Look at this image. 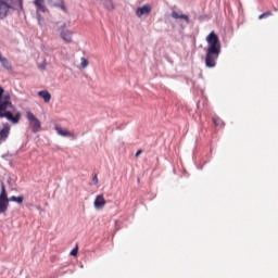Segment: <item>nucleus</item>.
<instances>
[{
  "mask_svg": "<svg viewBox=\"0 0 278 278\" xmlns=\"http://www.w3.org/2000/svg\"><path fill=\"white\" fill-rule=\"evenodd\" d=\"M10 8H12L8 2L0 0V18H5L8 16V12H10Z\"/></svg>",
  "mask_w": 278,
  "mask_h": 278,
  "instance_id": "nucleus-9",
  "label": "nucleus"
},
{
  "mask_svg": "<svg viewBox=\"0 0 278 278\" xmlns=\"http://www.w3.org/2000/svg\"><path fill=\"white\" fill-rule=\"evenodd\" d=\"M3 87H0V118H8L13 125H16L21 121V113L17 112L14 115L10 112V110H14L12 98L10 94H3Z\"/></svg>",
  "mask_w": 278,
  "mask_h": 278,
  "instance_id": "nucleus-2",
  "label": "nucleus"
},
{
  "mask_svg": "<svg viewBox=\"0 0 278 278\" xmlns=\"http://www.w3.org/2000/svg\"><path fill=\"white\" fill-rule=\"evenodd\" d=\"M142 154V150H138L135 154V157H139Z\"/></svg>",
  "mask_w": 278,
  "mask_h": 278,
  "instance_id": "nucleus-24",
  "label": "nucleus"
},
{
  "mask_svg": "<svg viewBox=\"0 0 278 278\" xmlns=\"http://www.w3.org/2000/svg\"><path fill=\"white\" fill-rule=\"evenodd\" d=\"M23 201H25V198L23 195H20V197L15 198V203L21 204V203H23Z\"/></svg>",
  "mask_w": 278,
  "mask_h": 278,
  "instance_id": "nucleus-22",
  "label": "nucleus"
},
{
  "mask_svg": "<svg viewBox=\"0 0 278 278\" xmlns=\"http://www.w3.org/2000/svg\"><path fill=\"white\" fill-rule=\"evenodd\" d=\"M212 121L215 127H225V123L223 122V119H220V117L214 116Z\"/></svg>",
  "mask_w": 278,
  "mask_h": 278,
  "instance_id": "nucleus-16",
  "label": "nucleus"
},
{
  "mask_svg": "<svg viewBox=\"0 0 278 278\" xmlns=\"http://www.w3.org/2000/svg\"><path fill=\"white\" fill-rule=\"evenodd\" d=\"M33 3L37 10V14H45L48 12L47 7L45 5V0H34Z\"/></svg>",
  "mask_w": 278,
  "mask_h": 278,
  "instance_id": "nucleus-8",
  "label": "nucleus"
},
{
  "mask_svg": "<svg viewBox=\"0 0 278 278\" xmlns=\"http://www.w3.org/2000/svg\"><path fill=\"white\" fill-rule=\"evenodd\" d=\"M92 181L94 184V186H97V184H99V177L97 175L93 176Z\"/></svg>",
  "mask_w": 278,
  "mask_h": 278,
  "instance_id": "nucleus-23",
  "label": "nucleus"
},
{
  "mask_svg": "<svg viewBox=\"0 0 278 278\" xmlns=\"http://www.w3.org/2000/svg\"><path fill=\"white\" fill-rule=\"evenodd\" d=\"M38 97L43 99L45 103H49L51 101V93L47 90L39 91Z\"/></svg>",
  "mask_w": 278,
  "mask_h": 278,
  "instance_id": "nucleus-13",
  "label": "nucleus"
},
{
  "mask_svg": "<svg viewBox=\"0 0 278 278\" xmlns=\"http://www.w3.org/2000/svg\"><path fill=\"white\" fill-rule=\"evenodd\" d=\"M60 36L62 40L66 42V45H71L73 42V30L66 28V24H63L60 28Z\"/></svg>",
  "mask_w": 278,
  "mask_h": 278,
  "instance_id": "nucleus-5",
  "label": "nucleus"
},
{
  "mask_svg": "<svg viewBox=\"0 0 278 278\" xmlns=\"http://www.w3.org/2000/svg\"><path fill=\"white\" fill-rule=\"evenodd\" d=\"M12 8L14 10H23V0H13Z\"/></svg>",
  "mask_w": 278,
  "mask_h": 278,
  "instance_id": "nucleus-17",
  "label": "nucleus"
},
{
  "mask_svg": "<svg viewBox=\"0 0 278 278\" xmlns=\"http://www.w3.org/2000/svg\"><path fill=\"white\" fill-rule=\"evenodd\" d=\"M77 253H79V248H74L72 251H71V253H70V255H72V256H77Z\"/></svg>",
  "mask_w": 278,
  "mask_h": 278,
  "instance_id": "nucleus-21",
  "label": "nucleus"
},
{
  "mask_svg": "<svg viewBox=\"0 0 278 278\" xmlns=\"http://www.w3.org/2000/svg\"><path fill=\"white\" fill-rule=\"evenodd\" d=\"M49 3L53 8H61L63 12H66V5H64V0H49Z\"/></svg>",
  "mask_w": 278,
  "mask_h": 278,
  "instance_id": "nucleus-12",
  "label": "nucleus"
},
{
  "mask_svg": "<svg viewBox=\"0 0 278 278\" xmlns=\"http://www.w3.org/2000/svg\"><path fill=\"white\" fill-rule=\"evenodd\" d=\"M268 16H273V12L267 11V12L261 14V15L258 16V18H260V21H262V18H268Z\"/></svg>",
  "mask_w": 278,
  "mask_h": 278,
  "instance_id": "nucleus-20",
  "label": "nucleus"
},
{
  "mask_svg": "<svg viewBox=\"0 0 278 278\" xmlns=\"http://www.w3.org/2000/svg\"><path fill=\"white\" fill-rule=\"evenodd\" d=\"M151 14V5L150 4H144L143 7L137 8L136 10V16L138 18H142L144 15Z\"/></svg>",
  "mask_w": 278,
  "mask_h": 278,
  "instance_id": "nucleus-6",
  "label": "nucleus"
},
{
  "mask_svg": "<svg viewBox=\"0 0 278 278\" xmlns=\"http://www.w3.org/2000/svg\"><path fill=\"white\" fill-rule=\"evenodd\" d=\"M105 198L103 197V194H99L96 197V200L93 202V207L96 210H103V207H105Z\"/></svg>",
  "mask_w": 278,
  "mask_h": 278,
  "instance_id": "nucleus-7",
  "label": "nucleus"
},
{
  "mask_svg": "<svg viewBox=\"0 0 278 278\" xmlns=\"http://www.w3.org/2000/svg\"><path fill=\"white\" fill-rule=\"evenodd\" d=\"M172 18H182L186 23H190V17H188V15L179 14L177 11L172 12Z\"/></svg>",
  "mask_w": 278,
  "mask_h": 278,
  "instance_id": "nucleus-14",
  "label": "nucleus"
},
{
  "mask_svg": "<svg viewBox=\"0 0 278 278\" xmlns=\"http://www.w3.org/2000/svg\"><path fill=\"white\" fill-rule=\"evenodd\" d=\"M26 117H27V121L29 123L33 134H38V131H40V127H41L40 119H38V117H36V115H34V113H31V112H27Z\"/></svg>",
  "mask_w": 278,
  "mask_h": 278,
  "instance_id": "nucleus-4",
  "label": "nucleus"
},
{
  "mask_svg": "<svg viewBox=\"0 0 278 278\" xmlns=\"http://www.w3.org/2000/svg\"><path fill=\"white\" fill-rule=\"evenodd\" d=\"M9 201H14V202H16V195H12V197L9 199Z\"/></svg>",
  "mask_w": 278,
  "mask_h": 278,
  "instance_id": "nucleus-25",
  "label": "nucleus"
},
{
  "mask_svg": "<svg viewBox=\"0 0 278 278\" xmlns=\"http://www.w3.org/2000/svg\"><path fill=\"white\" fill-rule=\"evenodd\" d=\"M54 129H55L56 134L59 136H62L63 138H75V134H73L60 126H55Z\"/></svg>",
  "mask_w": 278,
  "mask_h": 278,
  "instance_id": "nucleus-11",
  "label": "nucleus"
},
{
  "mask_svg": "<svg viewBox=\"0 0 278 278\" xmlns=\"http://www.w3.org/2000/svg\"><path fill=\"white\" fill-rule=\"evenodd\" d=\"M10 136V124H3L2 129H0V142H5Z\"/></svg>",
  "mask_w": 278,
  "mask_h": 278,
  "instance_id": "nucleus-10",
  "label": "nucleus"
},
{
  "mask_svg": "<svg viewBox=\"0 0 278 278\" xmlns=\"http://www.w3.org/2000/svg\"><path fill=\"white\" fill-rule=\"evenodd\" d=\"M9 206H10V199L8 198V192L5 191V185H1L0 214H4V212H8Z\"/></svg>",
  "mask_w": 278,
  "mask_h": 278,
  "instance_id": "nucleus-3",
  "label": "nucleus"
},
{
  "mask_svg": "<svg viewBox=\"0 0 278 278\" xmlns=\"http://www.w3.org/2000/svg\"><path fill=\"white\" fill-rule=\"evenodd\" d=\"M80 60H81V63L78 65V68L80 71H84V68L88 66L89 62H88V59L86 58H81Z\"/></svg>",
  "mask_w": 278,
  "mask_h": 278,
  "instance_id": "nucleus-19",
  "label": "nucleus"
},
{
  "mask_svg": "<svg viewBox=\"0 0 278 278\" xmlns=\"http://www.w3.org/2000/svg\"><path fill=\"white\" fill-rule=\"evenodd\" d=\"M207 49L205 54V66L206 68H214L216 66V61L218 55H220V39L216 33L211 31L206 37Z\"/></svg>",
  "mask_w": 278,
  "mask_h": 278,
  "instance_id": "nucleus-1",
  "label": "nucleus"
},
{
  "mask_svg": "<svg viewBox=\"0 0 278 278\" xmlns=\"http://www.w3.org/2000/svg\"><path fill=\"white\" fill-rule=\"evenodd\" d=\"M103 2L104 8H106L109 11L114 10V3L112 0H101Z\"/></svg>",
  "mask_w": 278,
  "mask_h": 278,
  "instance_id": "nucleus-18",
  "label": "nucleus"
},
{
  "mask_svg": "<svg viewBox=\"0 0 278 278\" xmlns=\"http://www.w3.org/2000/svg\"><path fill=\"white\" fill-rule=\"evenodd\" d=\"M0 62L3 68H5L7 71H12V64L10 63V61H8L5 56H2V59H0Z\"/></svg>",
  "mask_w": 278,
  "mask_h": 278,
  "instance_id": "nucleus-15",
  "label": "nucleus"
}]
</instances>
